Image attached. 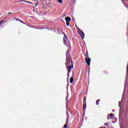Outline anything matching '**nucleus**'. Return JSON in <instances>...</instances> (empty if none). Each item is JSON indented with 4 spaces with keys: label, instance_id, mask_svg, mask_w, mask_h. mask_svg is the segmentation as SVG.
I'll return each mask as SVG.
<instances>
[{
    "label": "nucleus",
    "instance_id": "f257e3e1",
    "mask_svg": "<svg viewBox=\"0 0 128 128\" xmlns=\"http://www.w3.org/2000/svg\"><path fill=\"white\" fill-rule=\"evenodd\" d=\"M66 62L65 63V64L68 70V76H70V72H72V70L74 68V64H72V58L70 56H68L66 58Z\"/></svg>",
    "mask_w": 128,
    "mask_h": 128
},
{
    "label": "nucleus",
    "instance_id": "f03ea898",
    "mask_svg": "<svg viewBox=\"0 0 128 128\" xmlns=\"http://www.w3.org/2000/svg\"><path fill=\"white\" fill-rule=\"evenodd\" d=\"M86 96H85L83 100V111L84 112H86Z\"/></svg>",
    "mask_w": 128,
    "mask_h": 128
},
{
    "label": "nucleus",
    "instance_id": "7ed1b4c3",
    "mask_svg": "<svg viewBox=\"0 0 128 128\" xmlns=\"http://www.w3.org/2000/svg\"><path fill=\"white\" fill-rule=\"evenodd\" d=\"M77 32H78V34H79L81 38H82V40H84V31H82V30H80L79 31Z\"/></svg>",
    "mask_w": 128,
    "mask_h": 128
},
{
    "label": "nucleus",
    "instance_id": "20e7f679",
    "mask_svg": "<svg viewBox=\"0 0 128 128\" xmlns=\"http://www.w3.org/2000/svg\"><path fill=\"white\" fill-rule=\"evenodd\" d=\"M65 20L66 22V24L67 26H70V20H72V18H70L68 16H67L65 18Z\"/></svg>",
    "mask_w": 128,
    "mask_h": 128
},
{
    "label": "nucleus",
    "instance_id": "39448f33",
    "mask_svg": "<svg viewBox=\"0 0 128 128\" xmlns=\"http://www.w3.org/2000/svg\"><path fill=\"white\" fill-rule=\"evenodd\" d=\"M85 62L88 66H90V62H92L90 58H85Z\"/></svg>",
    "mask_w": 128,
    "mask_h": 128
},
{
    "label": "nucleus",
    "instance_id": "423d86ee",
    "mask_svg": "<svg viewBox=\"0 0 128 128\" xmlns=\"http://www.w3.org/2000/svg\"><path fill=\"white\" fill-rule=\"evenodd\" d=\"M63 34H64V44H66V40H68V36L64 32L62 33Z\"/></svg>",
    "mask_w": 128,
    "mask_h": 128
},
{
    "label": "nucleus",
    "instance_id": "0eeeda50",
    "mask_svg": "<svg viewBox=\"0 0 128 128\" xmlns=\"http://www.w3.org/2000/svg\"><path fill=\"white\" fill-rule=\"evenodd\" d=\"M84 56H85V58H90L88 57V51H86V52L85 53Z\"/></svg>",
    "mask_w": 128,
    "mask_h": 128
},
{
    "label": "nucleus",
    "instance_id": "6e6552de",
    "mask_svg": "<svg viewBox=\"0 0 128 128\" xmlns=\"http://www.w3.org/2000/svg\"><path fill=\"white\" fill-rule=\"evenodd\" d=\"M24 2L26 4H34V3H32V2L26 1V0H25Z\"/></svg>",
    "mask_w": 128,
    "mask_h": 128
},
{
    "label": "nucleus",
    "instance_id": "1a4fd4ad",
    "mask_svg": "<svg viewBox=\"0 0 128 128\" xmlns=\"http://www.w3.org/2000/svg\"><path fill=\"white\" fill-rule=\"evenodd\" d=\"M100 100L98 99V100H96V104L97 106H98V104H100Z\"/></svg>",
    "mask_w": 128,
    "mask_h": 128
},
{
    "label": "nucleus",
    "instance_id": "9d476101",
    "mask_svg": "<svg viewBox=\"0 0 128 128\" xmlns=\"http://www.w3.org/2000/svg\"><path fill=\"white\" fill-rule=\"evenodd\" d=\"M70 116V115H68V113H67V117H66V122L68 124V117Z\"/></svg>",
    "mask_w": 128,
    "mask_h": 128
},
{
    "label": "nucleus",
    "instance_id": "9b49d317",
    "mask_svg": "<svg viewBox=\"0 0 128 128\" xmlns=\"http://www.w3.org/2000/svg\"><path fill=\"white\" fill-rule=\"evenodd\" d=\"M72 82H74V78H73V77H72V78H70V84H72Z\"/></svg>",
    "mask_w": 128,
    "mask_h": 128
},
{
    "label": "nucleus",
    "instance_id": "f8f14e48",
    "mask_svg": "<svg viewBox=\"0 0 128 128\" xmlns=\"http://www.w3.org/2000/svg\"><path fill=\"white\" fill-rule=\"evenodd\" d=\"M110 118H114V114H110Z\"/></svg>",
    "mask_w": 128,
    "mask_h": 128
},
{
    "label": "nucleus",
    "instance_id": "ddd939ff",
    "mask_svg": "<svg viewBox=\"0 0 128 128\" xmlns=\"http://www.w3.org/2000/svg\"><path fill=\"white\" fill-rule=\"evenodd\" d=\"M4 22H6V21L2 20L0 22V24H4Z\"/></svg>",
    "mask_w": 128,
    "mask_h": 128
},
{
    "label": "nucleus",
    "instance_id": "4468645a",
    "mask_svg": "<svg viewBox=\"0 0 128 128\" xmlns=\"http://www.w3.org/2000/svg\"><path fill=\"white\" fill-rule=\"evenodd\" d=\"M14 18L16 20L17 22H20V20L18 18Z\"/></svg>",
    "mask_w": 128,
    "mask_h": 128
},
{
    "label": "nucleus",
    "instance_id": "2eb2a0df",
    "mask_svg": "<svg viewBox=\"0 0 128 128\" xmlns=\"http://www.w3.org/2000/svg\"><path fill=\"white\" fill-rule=\"evenodd\" d=\"M20 22H21V24H26V22L22 20H20Z\"/></svg>",
    "mask_w": 128,
    "mask_h": 128
},
{
    "label": "nucleus",
    "instance_id": "dca6fc26",
    "mask_svg": "<svg viewBox=\"0 0 128 128\" xmlns=\"http://www.w3.org/2000/svg\"><path fill=\"white\" fill-rule=\"evenodd\" d=\"M76 28H77V32L80 30V29L79 28H78V26H76Z\"/></svg>",
    "mask_w": 128,
    "mask_h": 128
},
{
    "label": "nucleus",
    "instance_id": "f3484780",
    "mask_svg": "<svg viewBox=\"0 0 128 128\" xmlns=\"http://www.w3.org/2000/svg\"><path fill=\"white\" fill-rule=\"evenodd\" d=\"M58 2L60 4H62V0H58Z\"/></svg>",
    "mask_w": 128,
    "mask_h": 128
},
{
    "label": "nucleus",
    "instance_id": "a211bd4d",
    "mask_svg": "<svg viewBox=\"0 0 128 128\" xmlns=\"http://www.w3.org/2000/svg\"><path fill=\"white\" fill-rule=\"evenodd\" d=\"M64 128H68V124L64 125Z\"/></svg>",
    "mask_w": 128,
    "mask_h": 128
},
{
    "label": "nucleus",
    "instance_id": "6ab92c4d",
    "mask_svg": "<svg viewBox=\"0 0 128 128\" xmlns=\"http://www.w3.org/2000/svg\"><path fill=\"white\" fill-rule=\"evenodd\" d=\"M43 28H46L44 27H42V28H39V30H43Z\"/></svg>",
    "mask_w": 128,
    "mask_h": 128
},
{
    "label": "nucleus",
    "instance_id": "aec40b11",
    "mask_svg": "<svg viewBox=\"0 0 128 128\" xmlns=\"http://www.w3.org/2000/svg\"><path fill=\"white\" fill-rule=\"evenodd\" d=\"M104 74H108V72H106V71H104Z\"/></svg>",
    "mask_w": 128,
    "mask_h": 128
},
{
    "label": "nucleus",
    "instance_id": "412c9836",
    "mask_svg": "<svg viewBox=\"0 0 128 128\" xmlns=\"http://www.w3.org/2000/svg\"><path fill=\"white\" fill-rule=\"evenodd\" d=\"M118 106H120V108H122V104H119Z\"/></svg>",
    "mask_w": 128,
    "mask_h": 128
},
{
    "label": "nucleus",
    "instance_id": "4be33fe9",
    "mask_svg": "<svg viewBox=\"0 0 128 128\" xmlns=\"http://www.w3.org/2000/svg\"><path fill=\"white\" fill-rule=\"evenodd\" d=\"M118 104H122V102L120 101V102H118Z\"/></svg>",
    "mask_w": 128,
    "mask_h": 128
},
{
    "label": "nucleus",
    "instance_id": "5701e85b",
    "mask_svg": "<svg viewBox=\"0 0 128 128\" xmlns=\"http://www.w3.org/2000/svg\"><path fill=\"white\" fill-rule=\"evenodd\" d=\"M12 14V12H9V13H8V16H10V14Z\"/></svg>",
    "mask_w": 128,
    "mask_h": 128
},
{
    "label": "nucleus",
    "instance_id": "b1692460",
    "mask_svg": "<svg viewBox=\"0 0 128 128\" xmlns=\"http://www.w3.org/2000/svg\"><path fill=\"white\" fill-rule=\"evenodd\" d=\"M38 2L37 3L35 4H36V6H38Z\"/></svg>",
    "mask_w": 128,
    "mask_h": 128
},
{
    "label": "nucleus",
    "instance_id": "393cba45",
    "mask_svg": "<svg viewBox=\"0 0 128 128\" xmlns=\"http://www.w3.org/2000/svg\"><path fill=\"white\" fill-rule=\"evenodd\" d=\"M21 2H26V0H21Z\"/></svg>",
    "mask_w": 128,
    "mask_h": 128
},
{
    "label": "nucleus",
    "instance_id": "a878e982",
    "mask_svg": "<svg viewBox=\"0 0 128 128\" xmlns=\"http://www.w3.org/2000/svg\"><path fill=\"white\" fill-rule=\"evenodd\" d=\"M107 124H106V123L104 124V126H107Z\"/></svg>",
    "mask_w": 128,
    "mask_h": 128
},
{
    "label": "nucleus",
    "instance_id": "bb28decb",
    "mask_svg": "<svg viewBox=\"0 0 128 128\" xmlns=\"http://www.w3.org/2000/svg\"><path fill=\"white\" fill-rule=\"evenodd\" d=\"M66 98H67V100H68V97H66Z\"/></svg>",
    "mask_w": 128,
    "mask_h": 128
},
{
    "label": "nucleus",
    "instance_id": "cd10ccee",
    "mask_svg": "<svg viewBox=\"0 0 128 128\" xmlns=\"http://www.w3.org/2000/svg\"><path fill=\"white\" fill-rule=\"evenodd\" d=\"M0 16H2V14H0Z\"/></svg>",
    "mask_w": 128,
    "mask_h": 128
}]
</instances>
